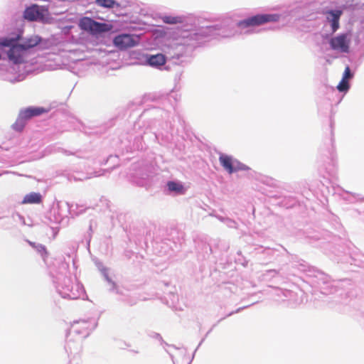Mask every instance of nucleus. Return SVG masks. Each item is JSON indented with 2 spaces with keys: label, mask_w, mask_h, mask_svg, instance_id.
<instances>
[{
  "label": "nucleus",
  "mask_w": 364,
  "mask_h": 364,
  "mask_svg": "<svg viewBox=\"0 0 364 364\" xmlns=\"http://www.w3.org/2000/svg\"><path fill=\"white\" fill-rule=\"evenodd\" d=\"M156 297L159 298L162 303L166 304L173 309L177 310L180 309L177 306L178 302V296L172 291H169L164 296H160L159 293H156Z\"/></svg>",
  "instance_id": "nucleus-20"
},
{
  "label": "nucleus",
  "mask_w": 364,
  "mask_h": 364,
  "mask_svg": "<svg viewBox=\"0 0 364 364\" xmlns=\"http://www.w3.org/2000/svg\"><path fill=\"white\" fill-rule=\"evenodd\" d=\"M166 128H162L158 132H152L150 128L141 129L134 134H132L126 139L121 140L122 149L127 153L135 151H142L146 148V142H158L162 146H167L173 141L171 132L172 127L170 122H166Z\"/></svg>",
  "instance_id": "nucleus-3"
},
{
  "label": "nucleus",
  "mask_w": 364,
  "mask_h": 364,
  "mask_svg": "<svg viewBox=\"0 0 364 364\" xmlns=\"http://www.w3.org/2000/svg\"><path fill=\"white\" fill-rule=\"evenodd\" d=\"M109 270H105V272H102V275L103 276L105 280L108 283L109 285H110L109 291L114 292L117 294H121L122 293L119 291V288L117 285V284L111 279V277L109 276L108 273Z\"/></svg>",
  "instance_id": "nucleus-24"
},
{
  "label": "nucleus",
  "mask_w": 364,
  "mask_h": 364,
  "mask_svg": "<svg viewBox=\"0 0 364 364\" xmlns=\"http://www.w3.org/2000/svg\"><path fill=\"white\" fill-rule=\"evenodd\" d=\"M43 200V196L40 193L31 192L26 194L21 203L22 204H40Z\"/></svg>",
  "instance_id": "nucleus-22"
},
{
  "label": "nucleus",
  "mask_w": 364,
  "mask_h": 364,
  "mask_svg": "<svg viewBox=\"0 0 364 364\" xmlns=\"http://www.w3.org/2000/svg\"><path fill=\"white\" fill-rule=\"evenodd\" d=\"M85 209H86V208L82 209V210H79V212H78V213H83V212L85 211Z\"/></svg>",
  "instance_id": "nucleus-49"
},
{
  "label": "nucleus",
  "mask_w": 364,
  "mask_h": 364,
  "mask_svg": "<svg viewBox=\"0 0 364 364\" xmlns=\"http://www.w3.org/2000/svg\"><path fill=\"white\" fill-rule=\"evenodd\" d=\"M62 152L63 154H65V155H68V156L73 155V154H74V152H72L70 151H68V150H66V149H62Z\"/></svg>",
  "instance_id": "nucleus-43"
},
{
  "label": "nucleus",
  "mask_w": 364,
  "mask_h": 364,
  "mask_svg": "<svg viewBox=\"0 0 364 364\" xmlns=\"http://www.w3.org/2000/svg\"><path fill=\"white\" fill-rule=\"evenodd\" d=\"M12 218H13L14 220H15L16 222H19L22 225L26 224L24 217L18 213H14L12 215Z\"/></svg>",
  "instance_id": "nucleus-35"
},
{
  "label": "nucleus",
  "mask_w": 364,
  "mask_h": 364,
  "mask_svg": "<svg viewBox=\"0 0 364 364\" xmlns=\"http://www.w3.org/2000/svg\"><path fill=\"white\" fill-rule=\"evenodd\" d=\"M225 224L230 228H235V229L237 228V222L235 220L231 219L230 218H227V220H226Z\"/></svg>",
  "instance_id": "nucleus-38"
},
{
  "label": "nucleus",
  "mask_w": 364,
  "mask_h": 364,
  "mask_svg": "<svg viewBox=\"0 0 364 364\" xmlns=\"http://www.w3.org/2000/svg\"><path fill=\"white\" fill-rule=\"evenodd\" d=\"M23 18L28 21L38 22L43 24L51 23L53 18L50 16L48 6L31 4L23 11Z\"/></svg>",
  "instance_id": "nucleus-7"
},
{
  "label": "nucleus",
  "mask_w": 364,
  "mask_h": 364,
  "mask_svg": "<svg viewBox=\"0 0 364 364\" xmlns=\"http://www.w3.org/2000/svg\"><path fill=\"white\" fill-rule=\"evenodd\" d=\"M343 14V10L340 9H331L325 12L326 21L331 27V33L332 35L340 28V18Z\"/></svg>",
  "instance_id": "nucleus-15"
},
{
  "label": "nucleus",
  "mask_w": 364,
  "mask_h": 364,
  "mask_svg": "<svg viewBox=\"0 0 364 364\" xmlns=\"http://www.w3.org/2000/svg\"><path fill=\"white\" fill-rule=\"evenodd\" d=\"M110 162L112 164V166L109 168L106 169H100L97 171H94L92 173L90 174L89 176H86L85 178L88 179L94 177H97L102 176L105 174V173H110L111 171L114 169L119 166V158L117 155H109V157L107 159V160L105 161V163H102V164H106L107 163Z\"/></svg>",
  "instance_id": "nucleus-19"
},
{
  "label": "nucleus",
  "mask_w": 364,
  "mask_h": 364,
  "mask_svg": "<svg viewBox=\"0 0 364 364\" xmlns=\"http://www.w3.org/2000/svg\"><path fill=\"white\" fill-rule=\"evenodd\" d=\"M330 35L328 34H326L325 36H323V38H328L329 37Z\"/></svg>",
  "instance_id": "nucleus-51"
},
{
  "label": "nucleus",
  "mask_w": 364,
  "mask_h": 364,
  "mask_svg": "<svg viewBox=\"0 0 364 364\" xmlns=\"http://www.w3.org/2000/svg\"><path fill=\"white\" fill-rule=\"evenodd\" d=\"M136 126H137V124H134V130L136 129Z\"/></svg>",
  "instance_id": "nucleus-52"
},
{
  "label": "nucleus",
  "mask_w": 364,
  "mask_h": 364,
  "mask_svg": "<svg viewBox=\"0 0 364 364\" xmlns=\"http://www.w3.org/2000/svg\"><path fill=\"white\" fill-rule=\"evenodd\" d=\"M60 220V219L59 218H55L54 223L58 224V223H59Z\"/></svg>",
  "instance_id": "nucleus-46"
},
{
  "label": "nucleus",
  "mask_w": 364,
  "mask_h": 364,
  "mask_svg": "<svg viewBox=\"0 0 364 364\" xmlns=\"http://www.w3.org/2000/svg\"><path fill=\"white\" fill-rule=\"evenodd\" d=\"M299 272L306 274L309 279V283L314 289L318 290L323 295L338 294L343 295V288L346 284H350V280H331V277L323 272L310 266L306 261L299 259L297 256H291L289 263L279 270L269 269L262 274V280L265 282L271 281L272 279H278L290 275H296Z\"/></svg>",
  "instance_id": "nucleus-2"
},
{
  "label": "nucleus",
  "mask_w": 364,
  "mask_h": 364,
  "mask_svg": "<svg viewBox=\"0 0 364 364\" xmlns=\"http://www.w3.org/2000/svg\"><path fill=\"white\" fill-rule=\"evenodd\" d=\"M164 191L167 194L179 196L185 194L186 192V188L181 181H168L166 184V188Z\"/></svg>",
  "instance_id": "nucleus-18"
},
{
  "label": "nucleus",
  "mask_w": 364,
  "mask_h": 364,
  "mask_svg": "<svg viewBox=\"0 0 364 364\" xmlns=\"http://www.w3.org/2000/svg\"><path fill=\"white\" fill-rule=\"evenodd\" d=\"M146 299L145 297H139L136 296V295H127L126 296L123 300L128 304L132 306L137 303L138 300H146Z\"/></svg>",
  "instance_id": "nucleus-29"
},
{
  "label": "nucleus",
  "mask_w": 364,
  "mask_h": 364,
  "mask_svg": "<svg viewBox=\"0 0 364 364\" xmlns=\"http://www.w3.org/2000/svg\"><path fill=\"white\" fill-rule=\"evenodd\" d=\"M168 58V56L161 53L144 55V62L146 65L161 70L169 69L168 65L166 64Z\"/></svg>",
  "instance_id": "nucleus-14"
},
{
  "label": "nucleus",
  "mask_w": 364,
  "mask_h": 364,
  "mask_svg": "<svg viewBox=\"0 0 364 364\" xmlns=\"http://www.w3.org/2000/svg\"><path fill=\"white\" fill-rule=\"evenodd\" d=\"M331 49L341 53H348L350 50V39L347 33L338 34L329 39Z\"/></svg>",
  "instance_id": "nucleus-13"
},
{
  "label": "nucleus",
  "mask_w": 364,
  "mask_h": 364,
  "mask_svg": "<svg viewBox=\"0 0 364 364\" xmlns=\"http://www.w3.org/2000/svg\"><path fill=\"white\" fill-rule=\"evenodd\" d=\"M112 42L116 48L124 50L137 46L139 43V38L136 35L122 33L115 36Z\"/></svg>",
  "instance_id": "nucleus-11"
},
{
  "label": "nucleus",
  "mask_w": 364,
  "mask_h": 364,
  "mask_svg": "<svg viewBox=\"0 0 364 364\" xmlns=\"http://www.w3.org/2000/svg\"><path fill=\"white\" fill-rule=\"evenodd\" d=\"M241 308H238L235 312H238ZM235 313L234 311L228 312L225 316H223L221 318H225L226 317L231 316Z\"/></svg>",
  "instance_id": "nucleus-42"
},
{
  "label": "nucleus",
  "mask_w": 364,
  "mask_h": 364,
  "mask_svg": "<svg viewBox=\"0 0 364 364\" xmlns=\"http://www.w3.org/2000/svg\"><path fill=\"white\" fill-rule=\"evenodd\" d=\"M132 254V252H129V251H127L125 252V256L127 257V258H130L131 257V255Z\"/></svg>",
  "instance_id": "nucleus-44"
},
{
  "label": "nucleus",
  "mask_w": 364,
  "mask_h": 364,
  "mask_svg": "<svg viewBox=\"0 0 364 364\" xmlns=\"http://www.w3.org/2000/svg\"><path fill=\"white\" fill-rule=\"evenodd\" d=\"M150 111H151L150 109H145L144 114H146V113L149 112Z\"/></svg>",
  "instance_id": "nucleus-48"
},
{
  "label": "nucleus",
  "mask_w": 364,
  "mask_h": 364,
  "mask_svg": "<svg viewBox=\"0 0 364 364\" xmlns=\"http://www.w3.org/2000/svg\"><path fill=\"white\" fill-rule=\"evenodd\" d=\"M220 165L230 174L236 173L239 171H248L250 167L241 163L237 159H233L231 156L221 154L219 157Z\"/></svg>",
  "instance_id": "nucleus-12"
},
{
  "label": "nucleus",
  "mask_w": 364,
  "mask_h": 364,
  "mask_svg": "<svg viewBox=\"0 0 364 364\" xmlns=\"http://www.w3.org/2000/svg\"><path fill=\"white\" fill-rule=\"evenodd\" d=\"M334 122L330 119V137L325 142V147L321 149L320 168L326 171L331 176L336 172L337 159L334 148Z\"/></svg>",
  "instance_id": "nucleus-5"
},
{
  "label": "nucleus",
  "mask_w": 364,
  "mask_h": 364,
  "mask_svg": "<svg viewBox=\"0 0 364 364\" xmlns=\"http://www.w3.org/2000/svg\"><path fill=\"white\" fill-rule=\"evenodd\" d=\"M262 181L264 184L270 187H274L277 185L276 181L269 177L264 178Z\"/></svg>",
  "instance_id": "nucleus-37"
},
{
  "label": "nucleus",
  "mask_w": 364,
  "mask_h": 364,
  "mask_svg": "<svg viewBox=\"0 0 364 364\" xmlns=\"http://www.w3.org/2000/svg\"><path fill=\"white\" fill-rule=\"evenodd\" d=\"M95 1L97 5L106 9H113L120 6L115 0H96Z\"/></svg>",
  "instance_id": "nucleus-27"
},
{
  "label": "nucleus",
  "mask_w": 364,
  "mask_h": 364,
  "mask_svg": "<svg viewBox=\"0 0 364 364\" xmlns=\"http://www.w3.org/2000/svg\"><path fill=\"white\" fill-rule=\"evenodd\" d=\"M95 20L90 17H82L79 22V27L82 31L90 33Z\"/></svg>",
  "instance_id": "nucleus-25"
},
{
  "label": "nucleus",
  "mask_w": 364,
  "mask_h": 364,
  "mask_svg": "<svg viewBox=\"0 0 364 364\" xmlns=\"http://www.w3.org/2000/svg\"><path fill=\"white\" fill-rule=\"evenodd\" d=\"M11 224V221L8 217H0V229L9 230Z\"/></svg>",
  "instance_id": "nucleus-32"
},
{
  "label": "nucleus",
  "mask_w": 364,
  "mask_h": 364,
  "mask_svg": "<svg viewBox=\"0 0 364 364\" xmlns=\"http://www.w3.org/2000/svg\"><path fill=\"white\" fill-rule=\"evenodd\" d=\"M345 257V259H338L337 262H349L350 264H354L355 265H358V264H357V259L355 258L354 257H353L352 255H350V256H347V255H344Z\"/></svg>",
  "instance_id": "nucleus-33"
},
{
  "label": "nucleus",
  "mask_w": 364,
  "mask_h": 364,
  "mask_svg": "<svg viewBox=\"0 0 364 364\" xmlns=\"http://www.w3.org/2000/svg\"><path fill=\"white\" fill-rule=\"evenodd\" d=\"M112 28V26L107 23H101L95 20L90 33L95 36L102 35L109 32Z\"/></svg>",
  "instance_id": "nucleus-21"
},
{
  "label": "nucleus",
  "mask_w": 364,
  "mask_h": 364,
  "mask_svg": "<svg viewBox=\"0 0 364 364\" xmlns=\"http://www.w3.org/2000/svg\"><path fill=\"white\" fill-rule=\"evenodd\" d=\"M94 263L100 273L105 272V270H109V269L105 267L103 263L97 258L94 259Z\"/></svg>",
  "instance_id": "nucleus-34"
},
{
  "label": "nucleus",
  "mask_w": 364,
  "mask_h": 364,
  "mask_svg": "<svg viewBox=\"0 0 364 364\" xmlns=\"http://www.w3.org/2000/svg\"><path fill=\"white\" fill-rule=\"evenodd\" d=\"M176 96V93L171 92L166 95H154L152 100L161 105L162 109H167L169 107H174L177 100Z\"/></svg>",
  "instance_id": "nucleus-16"
},
{
  "label": "nucleus",
  "mask_w": 364,
  "mask_h": 364,
  "mask_svg": "<svg viewBox=\"0 0 364 364\" xmlns=\"http://www.w3.org/2000/svg\"><path fill=\"white\" fill-rule=\"evenodd\" d=\"M346 192L347 193H348V194H350L355 200H360V201H364V197L363 198H360V195L359 194L353 193H350V192H348V191H346Z\"/></svg>",
  "instance_id": "nucleus-40"
},
{
  "label": "nucleus",
  "mask_w": 364,
  "mask_h": 364,
  "mask_svg": "<svg viewBox=\"0 0 364 364\" xmlns=\"http://www.w3.org/2000/svg\"><path fill=\"white\" fill-rule=\"evenodd\" d=\"M48 109L43 107L30 106L26 108L21 109L16 122L12 124V129L18 132L23 130L28 121L35 117H38L43 114L48 113Z\"/></svg>",
  "instance_id": "nucleus-6"
},
{
  "label": "nucleus",
  "mask_w": 364,
  "mask_h": 364,
  "mask_svg": "<svg viewBox=\"0 0 364 364\" xmlns=\"http://www.w3.org/2000/svg\"><path fill=\"white\" fill-rule=\"evenodd\" d=\"M68 206L69 207L70 209H72L73 207H74V205L72 204L71 205H70L68 203Z\"/></svg>",
  "instance_id": "nucleus-47"
},
{
  "label": "nucleus",
  "mask_w": 364,
  "mask_h": 364,
  "mask_svg": "<svg viewBox=\"0 0 364 364\" xmlns=\"http://www.w3.org/2000/svg\"><path fill=\"white\" fill-rule=\"evenodd\" d=\"M132 176L133 183L139 186H144L147 184L149 178L154 173V164L152 160L149 161H143L138 165H136L134 168Z\"/></svg>",
  "instance_id": "nucleus-8"
},
{
  "label": "nucleus",
  "mask_w": 364,
  "mask_h": 364,
  "mask_svg": "<svg viewBox=\"0 0 364 364\" xmlns=\"http://www.w3.org/2000/svg\"><path fill=\"white\" fill-rule=\"evenodd\" d=\"M91 236L90 235L89 237H90ZM90 242V238H89V240H88V243Z\"/></svg>",
  "instance_id": "nucleus-54"
},
{
  "label": "nucleus",
  "mask_w": 364,
  "mask_h": 364,
  "mask_svg": "<svg viewBox=\"0 0 364 364\" xmlns=\"http://www.w3.org/2000/svg\"><path fill=\"white\" fill-rule=\"evenodd\" d=\"M89 230H90V232H92V225H90V227H89Z\"/></svg>",
  "instance_id": "nucleus-50"
},
{
  "label": "nucleus",
  "mask_w": 364,
  "mask_h": 364,
  "mask_svg": "<svg viewBox=\"0 0 364 364\" xmlns=\"http://www.w3.org/2000/svg\"><path fill=\"white\" fill-rule=\"evenodd\" d=\"M109 270H105V272H102V275L103 276L105 280L108 283L109 285H110L109 291L114 292L117 294H121L122 293L119 291V288L117 285V284L111 279V277L109 276L108 273Z\"/></svg>",
  "instance_id": "nucleus-23"
},
{
  "label": "nucleus",
  "mask_w": 364,
  "mask_h": 364,
  "mask_svg": "<svg viewBox=\"0 0 364 364\" xmlns=\"http://www.w3.org/2000/svg\"><path fill=\"white\" fill-rule=\"evenodd\" d=\"M210 215L215 217L218 220H219L220 222H223L224 223H225V221L227 220V218L219 215H214L213 213H210Z\"/></svg>",
  "instance_id": "nucleus-41"
},
{
  "label": "nucleus",
  "mask_w": 364,
  "mask_h": 364,
  "mask_svg": "<svg viewBox=\"0 0 364 364\" xmlns=\"http://www.w3.org/2000/svg\"><path fill=\"white\" fill-rule=\"evenodd\" d=\"M28 244L34 248L41 256L42 259L46 261V258L48 257V252L45 245L33 242L28 241Z\"/></svg>",
  "instance_id": "nucleus-26"
},
{
  "label": "nucleus",
  "mask_w": 364,
  "mask_h": 364,
  "mask_svg": "<svg viewBox=\"0 0 364 364\" xmlns=\"http://www.w3.org/2000/svg\"><path fill=\"white\" fill-rule=\"evenodd\" d=\"M73 156H75L78 159H88L89 156L86 151L77 150L74 152Z\"/></svg>",
  "instance_id": "nucleus-36"
},
{
  "label": "nucleus",
  "mask_w": 364,
  "mask_h": 364,
  "mask_svg": "<svg viewBox=\"0 0 364 364\" xmlns=\"http://www.w3.org/2000/svg\"><path fill=\"white\" fill-rule=\"evenodd\" d=\"M164 285L166 286V287H168V284L167 283H164Z\"/></svg>",
  "instance_id": "nucleus-53"
},
{
  "label": "nucleus",
  "mask_w": 364,
  "mask_h": 364,
  "mask_svg": "<svg viewBox=\"0 0 364 364\" xmlns=\"http://www.w3.org/2000/svg\"><path fill=\"white\" fill-rule=\"evenodd\" d=\"M163 21L167 24H176L181 22V17L172 16H164L162 18Z\"/></svg>",
  "instance_id": "nucleus-31"
},
{
  "label": "nucleus",
  "mask_w": 364,
  "mask_h": 364,
  "mask_svg": "<svg viewBox=\"0 0 364 364\" xmlns=\"http://www.w3.org/2000/svg\"><path fill=\"white\" fill-rule=\"evenodd\" d=\"M196 242L197 259L203 262V264H215L217 262V258L211 245L203 240H198Z\"/></svg>",
  "instance_id": "nucleus-9"
},
{
  "label": "nucleus",
  "mask_w": 364,
  "mask_h": 364,
  "mask_svg": "<svg viewBox=\"0 0 364 364\" xmlns=\"http://www.w3.org/2000/svg\"><path fill=\"white\" fill-rule=\"evenodd\" d=\"M307 237H309L311 240H321V235L320 233H315L314 235H307Z\"/></svg>",
  "instance_id": "nucleus-39"
},
{
  "label": "nucleus",
  "mask_w": 364,
  "mask_h": 364,
  "mask_svg": "<svg viewBox=\"0 0 364 364\" xmlns=\"http://www.w3.org/2000/svg\"><path fill=\"white\" fill-rule=\"evenodd\" d=\"M75 205L76 208H78V205L77 204H75Z\"/></svg>",
  "instance_id": "nucleus-55"
},
{
  "label": "nucleus",
  "mask_w": 364,
  "mask_h": 364,
  "mask_svg": "<svg viewBox=\"0 0 364 364\" xmlns=\"http://www.w3.org/2000/svg\"><path fill=\"white\" fill-rule=\"evenodd\" d=\"M52 215H53V214H52V213L50 212V213H49V215L46 217V218H47L48 220H49L50 222H52V219H51Z\"/></svg>",
  "instance_id": "nucleus-45"
},
{
  "label": "nucleus",
  "mask_w": 364,
  "mask_h": 364,
  "mask_svg": "<svg viewBox=\"0 0 364 364\" xmlns=\"http://www.w3.org/2000/svg\"><path fill=\"white\" fill-rule=\"evenodd\" d=\"M354 77V72L347 65L343 73L342 79L337 85V90L340 92L346 93L350 88V80Z\"/></svg>",
  "instance_id": "nucleus-17"
},
{
  "label": "nucleus",
  "mask_w": 364,
  "mask_h": 364,
  "mask_svg": "<svg viewBox=\"0 0 364 364\" xmlns=\"http://www.w3.org/2000/svg\"><path fill=\"white\" fill-rule=\"evenodd\" d=\"M281 250L289 253L282 245H277V247L259 246L255 248L257 259L262 264H268L275 259L281 253Z\"/></svg>",
  "instance_id": "nucleus-10"
},
{
  "label": "nucleus",
  "mask_w": 364,
  "mask_h": 364,
  "mask_svg": "<svg viewBox=\"0 0 364 364\" xmlns=\"http://www.w3.org/2000/svg\"><path fill=\"white\" fill-rule=\"evenodd\" d=\"M277 291V295L282 297L283 301L292 298L295 295L294 291L287 289H278Z\"/></svg>",
  "instance_id": "nucleus-30"
},
{
  "label": "nucleus",
  "mask_w": 364,
  "mask_h": 364,
  "mask_svg": "<svg viewBox=\"0 0 364 364\" xmlns=\"http://www.w3.org/2000/svg\"><path fill=\"white\" fill-rule=\"evenodd\" d=\"M50 275L56 291L62 298L75 300L85 299L87 296L83 285L78 281L73 283L67 263H61L58 269L55 273L50 272Z\"/></svg>",
  "instance_id": "nucleus-4"
},
{
  "label": "nucleus",
  "mask_w": 364,
  "mask_h": 364,
  "mask_svg": "<svg viewBox=\"0 0 364 364\" xmlns=\"http://www.w3.org/2000/svg\"><path fill=\"white\" fill-rule=\"evenodd\" d=\"M280 16L278 14H259L238 21L231 18H225L217 23L198 28L196 24L191 25V28L183 26L180 41L171 47L168 53V58L173 60L188 57L210 37L231 38L240 35L244 29H247L245 33H249L251 27L277 22Z\"/></svg>",
  "instance_id": "nucleus-1"
},
{
  "label": "nucleus",
  "mask_w": 364,
  "mask_h": 364,
  "mask_svg": "<svg viewBox=\"0 0 364 364\" xmlns=\"http://www.w3.org/2000/svg\"><path fill=\"white\" fill-rule=\"evenodd\" d=\"M27 75V73H18L15 76H10V74L9 73L5 76L4 79L14 84L24 80Z\"/></svg>",
  "instance_id": "nucleus-28"
}]
</instances>
